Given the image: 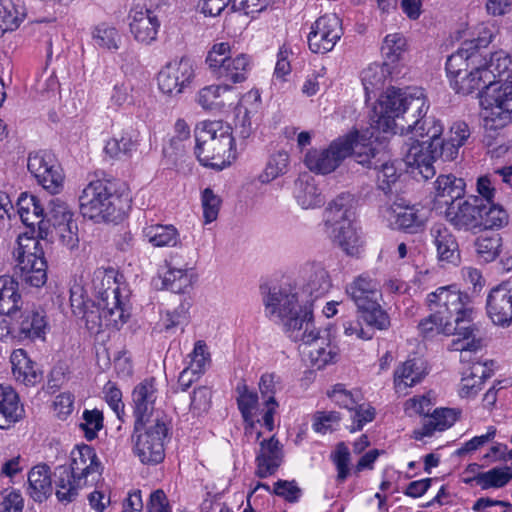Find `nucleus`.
<instances>
[{
	"mask_svg": "<svg viewBox=\"0 0 512 512\" xmlns=\"http://www.w3.org/2000/svg\"><path fill=\"white\" fill-rule=\"evenodd\" d=\"M265 313L280 321L287 336L294 342L310 347L308 357L313 367L322 369L336 361L338 353L328 340L329 332L321 335L315 327L309 301L300 299L297 288L291 284L272 286L263 298Z\"/></svg>",
	"mask_w": 512,
	"mask_h": 512,
	"instance_id": "f257e3e1",
	"label": "nucleus"
},
{
	"mask_svg": "<svg viewBox=\"0 0 512 512\" xmlns=\"http://www.w3.org/2000/svg\"><path fill=\"white\" fill-rule=\"evenodd\" d=\"M428 104L421 88L410 92L389 88L379 100L375 108V117L371 126L385 133H400L405 131L406 120H413L428 110Z\"/></svg>",
	"mask_w": 512,
	"mask_h": 512,
	"instance_id": "f03ea898",
	"label": "nucleus"
},
{
	"mask_svg": "<svg viewBox=\"0 0 512 512\" xmlns=\"http://www.w3.org/2000/svg\"><path fill=\"white\" fill-rule=\"evenodd\" d=\"M426 305L433 317L444 322L446 330L454 331L455 336L468 339L474 331L478 332L473 323L471 300L466 292L461 291L456 285L438 287L426 297Z\"/></svg>",
	"mask_w": 512,
	"mask_h": 512,
	"instance_id": "7ed1b4c3",
	"label": "nucleus"
},
{
	"mask_svg": "<svg viewBox=\"0 0 512 512\" xmlns=\"http://www.w3.org/2000/svg\"><path fill=\"white\" fill-rule=\"evenodd\" d=\"M232 127L223 121H203L195 128V155L207 167L223 169L236 158Z\"/></svg>",
	"mask_w": 512,
	"mask_h": 512,
	"instance_id": "20e7f679",
	"label": "nucleus"
},
{
	"mask_svg": "<svg viewBox=\"0 0 512 512\" xmlns=\"http://www.w3.org/2000/svg\"><path fill=\"white\" fill-rule=\"evenodd\" d=\"M94 474H100L95 450L88 445L73 450L70 465H59L52 474L58 501L65 504L73 502L87 484L88 477Z\"/></svg>",
	"mask_w": 512,
	"mask_h": 512,
	"instance_id": "39448f33",
	"label": "nucleus"
},
{
	"mask_svg": "<svg viewBox=\"0 0 512 512\" xmlns=\"http://www.w3.org/2000/svg\"><path fill=\"white\" fill-rule=\"evenodd\" d=\"M373 156L370 137L359 132L333 141L325 150H310L305 156V165L316 173L328 174L334 171L348 156H353L359 164H369Z\"/></svg>",
	"mask_w": 512,
	"mask_h": 512,
	"instance_id": "423d86ee",
	"label": "nucleus"
},
{
	"mask_svg": "<svg viewBox=\"0 0 512 512\" xmlns=\"http://www.w3.org/2000/svg\"><path fill=\"white\" fill-rule=\"evenodd\" d=\"M446 72L456 93L468 95L478 91L479 98L493 80L490 72L481 65V55L469 52L467 48H460L448 57Z\"/></svg>",
	"mask_w": 512,
	"mask_h": 512,
	"instance_id": "0eeeda50",
	"label": "nucleus"
},
{
	"mask_svg": "<svg viewBox=\"0 0 512 512\" xmlns=\"http://www.w3.org/2000/svg\"><path fill=\"white\" fill-rule=\"evenodd\" d=\"M79 208L85 218L94 222L118 223L125 211L121 196L106 180L91 181L79 196Z\"/></svg>",
	"mask_w": 512,
	"mask_h": 512,
	"instance_id": "6e6552de",
	"label": "nucleus"
},
{
	"mask_svg": "<svg viewBox=\"0 0 512 512\" xmlns=\"http://www.w3.org/2000/svg\"><path fill=\"white\" fill-rule=\"evenodd\" d=\"M355 203L354 195L341 193L325 211L326 233L348 255L356 254L361 242L353 224Z\"/></svg>",
	"mask_w": 512,
	"mask_h": 512,
	"instance_id": "1a4fd4ad",
	"label": "nucleus"
},
{
	"mask_svg": "<svg viewBox=\"0 0 512 512\" xmlns=\"http://www.w3.org/2000/svg\"><path fill=\"white\" fill-rule=\"evenodd\" d=\"M92 288L97 299V312L100 325L118 328L123 325L129 314L121 299L120 285L114 269L99 268L94 271Z\"/></svg>",
	"mask_w": 512,
	"mask_h": 512,
	"instance_id": "9d476101",
	"label": "nucleus"
},
{
	"mask_svg": "<svg viewBox=\"0 0 512 512\" xmlns=\"http://www.w3.org/2000/svg\"><path fill=\"white\" fill-rule=\"evenodd\" d=\"M16 261V274L21 281L35 288L47 282V261L39 240L27 234L19 235L13 250Z\"/></svg>",
	"mask_w": 512,
	"mask_h": 512,
	"instance_id": "9b49d317",
	"label": "nucleus"
},
{
	"mask_svg": "<svg viewBox=\"0 0 512 512\" xmlns=\"http://www.w3.org/2000/svg\"><path fill=\"white\" fill-rule=\"evenodd\" d=\"M346 293L354 301L360 318L368 326L379 330L387 329L390 326V319L379 304L381 293L374 280L359 276L346 287Z\"/></svg>",
	"mask_w": 512,
	"mask_h": 512,
	"instance_id": "f8f14e48",
	"label": "nucleus"
},
{
	"mask_svg": "<svg viewBox=\"0 0 512 512\" xmlns=\"http://www.w3.org/2000/svg\"><path fill=\"white\" fill-rule=\"evenodd\" d=\"M168 432L167 423L159 413L153 417L150 423L140 425L137 430L134 425L131 436L133 453L142 464L156 465L164 460V443Z\"/></svg>",
	"mask_w": 512,
	"mask_h": 512,
	"instance_id": "ddd939ff",
	"label": "nucleus"
},
{
	"mask_svg": "<svg viewBox=\"0 0 512 512\" xmlns=\"http://www.w3.org/2000/svg\"><path fill=\"white\" fill-rule=\"evenodd\" d=\"M166 0H134L129 12V28L134 39L143 44L156 40L160 28V16Z\"/></svg>",
	"mask_w": 512,
	"mask_h": 512,
	"instance_id": "4468645a",
	"label": "nucleus"
},
{
	"mask_svg": "<svg viewBox=\"0 0 512 512\" xmlns=\"http://www.w3.org/2000/svg\"><path fill=\"white\" fill-rule=\"evenodd\" d=\"M461 146L451 140L443 141L431 146L428 151H423V146L415 145L407 148L405 162L412 169L414 175H421L423 179L428 180L435 175L433 162L437 158L445 161H452L458 156Z\"/></svg>",
	"mask_w": 512,
	"mask_h": 512,
	"instance_id": "2eb2a0df",
	"label": "nucleus"
},
{
	"mask_svg": "<svg viewBox=\"0 0 512 512\" xmlns=\"http://www.w3.org/2000/svg\"><path fill=\"white\" fill-rule=\"evenodd\" d=\"M480 104L485 110H490L486 120L497 122L496 126H506L512 122V79L498 81L486 87L481 93Z\"/></svg>",
	"mask_w": 512,
	"mask_h": 512,
	"instance_id": "dca6fc26",
	"label": "nucleus"
},
{
	"mask_svg": "<svg viewBox=\"0 0 512 512\" xmlns=\"http://www.w3.org/2000/svg\"><path fill=\"white\" fill-rule=\"evenodd\" d=\"M27 167L38 184L51 194L59 193L63 188L64 175L55 156L46 150L30 153Z\"/></svg>",
	"mask_w": 512,
	"mask_h": 512,
	"instance_id": "f3484780",
	"label": "nucleus"
},
{
	"mask_svg": "<svg viewBox=\"0 0 512 512\" xmlns=\"http://www.w3.org/2000/svg\"><path fill=\"white\" fill-rule=\"evenodd\" d=\"M195 76L193 62L181 57L167 63L158 73L159 89L169 96H176L190 86Z\"/></svg>",
	"mask_w": 512,
	"mask_h": 512,
	"instance_id": "a211bd4d",
	"label": "nucleus"
},
{
	"mask_svg": "<svg viewBox=\"0 0 512 512\" xmlns=\"http://www.w3.org/2000/svg\"><path fill=\"white\" fill-rule=\"evenodd\" d=\"M13 319V337L20 341L44 340L49 330L46 312L41 307H26L11 315Z\"/></svg>",
	"mask_w": 512,
	"mask_h": 512,
	"instance_id": "6ab92c4d",
	"label": "nucleus"
},
{
	"mask_svg": "<svg viewBox=\"0 0 512 512\" xmlns=\"http://www.w3.org/2000/svg\"><path fill=\"white\" fill-rule=\"evenodd\" d=\"M343 34L342 23L336 14H325L311 26L307 36L309 49L316 54L331 51Z\"/></svg>",
	"mask_w": 512,
	"mask_h": 512,
	"instance_id": "aec40b11",
	"label": "nucleus"
},
{
	"mask_svg": "<svg viewBox=\"0 0 512 512\" xmlns=\"http://www.w3.org/2000/svg\"><path fill=\"white\" fill-rule=\"evenodd\" d=\"M481 199L478 196L449 203L445 210L446 221L458 231H473L481 224Z\"/></svg>",
	"mask_w": 512,
	"mask_h": 512,
	"instance_id": "412c9836",
	"label": "nucleus"
},
{
	"mask_svg": "<svg viewBox=\"0 0 512 512\" xmlns=\"http://www.w3.org/2000/svg\"><path fill=\"white\" fill-rule=\"evenodd\" d=\"M486 314L496 326H512V282H503L489 291Z\"/></svg>",
	"mask_w": 512,
	"mask_h": 512,
	"instance_id": "4be33fe9",
	"label": "nucleus"
},
{
	"mask_svg": "<svg viewBox=\"0 0 512 512\" xmlns=\"http://www.w3.org/2000/svg\"><path fill=\"white\" fill-rule=\"evenodd\" d=\"M426 114L427 110L421 115H416L413 120L410 118L406 120L404 133H411L413 136L420 138L415 139L410 144H407L408 148L415 145H421L423 146V151H428L431 146L440 143V137L443 133L444 127L434 116H427Z\"/></svg>",
	"mask_w": 512,
	"mask_h": 512,
	"instance_id": "5701e85b",
	"label": "nucleus"
},
{
	"mask_svg": "<svg viewBox=\"0 0 512 512\" xmlns=\"http://www.w3.org/2000/svg\"><path fill=\"white\" fill-rule=\"evenodd\" d=\"M384 216L394 229L410 234L422 231L427 221L423 209L418 208L416 205L402 206L401 204L394 203L385 208Z\"/></svg>",
	"mask_w": 512,
	"mask_h": 512,
	"instance_id": "b1692460",
	"label": "nucleus"
},
{
	"mask_svg": "<svg viewBox=\"0 0 512 512\" xmlns=\"http://www.w3.org/2000/svg\"><path fill=\"white\" fill-rule=\"evenodd\" d=\"M156 393L157 389L153 378L145 379L134 388L132 401L136 430L140 425L148 424L152 421L154 404L157 398Z\"/></svg>",
	"mask_w": 512,
	"mask_h": 512,
	"instance_id": "393cba45",
	"label": "nucleus"
},
{
	"mask_svg": "<svg viewBox=\"0 0 512 512\" xmlns=\"http://www.w3.org/2000/svg\"><path fill=\"white\" fill-rule=\"evenodd\" d=\"M283 457L282 445L275 436L262 440L255 458L256 476L267 478L274 475L281 466Z\"/></svg>",
	"mask_w": 512,
	"mask_h": 512,
	"instance_id": "a878e982",
	"label": "nucleus"
},
{
	"mask_svg": "<svg viewBox=\"0 0 512 512\" xmlns=\"http://www.w3.org/2000/svg\"><path fill=\"white\" fill-rule=\"evenodd\" d=\"M430 236L438 261L458 265L460 262L459 245L449 228L442 223H436L430 228Z\"/></svg>",
	"mask_w": 512,
	"mask_h": 512,
	"instance_id": "bb28decb",
	"label": "nucleus"
},
{
	"mask_svg": "<svg viewBox=\"0 0 512 512\" xmlns=\"http://www.w3.org/2000/svg\"><path fill=\"white\" fill-rule=\"evenodd\" d=\"M302 296L312 308L313 301L324 296L331 288V280L328 272L320 264H307L303 268Z\"/></svg>",
	"mask_w": 512,
	"mask_h": 512,
	"instance_id": "cd10ccee",
	"label": "nucleus"
},
{
	"mask_svg": "<svg viewBox=\"0 0 512 512\" xmlns=\"http://www.w3.org/2000/svg\"><path fill=\"white\" fill-rule=\"evenodd\" d=\"M260 107L258 91H249L244 94L235 107V128L243 139L248 138L252 131V116Z\"/></svg>",
	"mask_w": 512,
	"mask_h": 512,
	"instance_id": "c85d7f7f",
	"label": "nucleus"
},
{
	"mask_svg": "<svg viewBox=\"0 0 512 512\" xmlns=\"http://www.w3.org/2000/svg\"><path fill=\"white\" fill-rule=\"evenodd\" d=\"M237 95L231 86L210 85L202 88L198 93V103L206 110L221 111L226 107H231Z\"/></svg>",
	"mask_w": 512,
	"mask_h": 512,
	"instance_id": "c756f323",
	"label": "nucleus"
},
{
	"mask_svg": "<svg viewBox=\"0 0 512 512\" xmlns=\"http://www.w3.org/2000/svg\"><path fill=\"white\" fill-rule=\"evenodd\" d=\"M427 375L425 363L420 358L408 359L394 371V386L397 392L420 383Z\"/></svg>",
	"mask_w": 512,
	"mask_h": 512,
	"instance_id": "7c9ffc66",
	"label": "nucleus"
},
{
	"mask_svg": "<svg viewBox=\"0 0 512 512\" xmlns=\"http://www.w3.org/2000/svg\"><path fill=\"white\" fill-rule=\"evenodd\" d=\"M373 156L369 158L372 161L369 164H362L368 168H373L376 171L377 186L386 195L392 193V186L398 180V173L393 163L384 158L385 153H381L372 146Z\"/></svg>",
	"mask_w": 512,
	"mask_h": 512,
	"instance_id": "2f4dec72",
	"label": "nucleus"
},
{
	"mask_svg": "<svg viewBox=\"0 0 512 512\" xmlns=\"http://www.w3.org/2000/svg\"><path fill=\"white\" fill-rule=\"evenodd\" d=\"M17 207L21 221L32 228L38 225L39 233H43L46 221L44 219V206L40 200L32 194L23 192L18 198Z\"/></svg>",
	"mask_w": 512,
	"mask_h": 512,
	"instance_id": "473e14b6",
	"label": "nucleus"
},
{
	"mask_svg": "<svg viewBox=\"0 0 512 512\" xmlns=\"http://www.w3.org/2000/svg\"><path fill=\"white\" fill-rule=\"evenodd\" d=\"M23 413L18 394L11 387L0 386V428L8 429L22 418Z\"/></svg>",
	"mask_w": 512,
	"mask_h": 512,
	"instance_id": "72a5a7b5",
	"label": "nucleus"
},
{
	"mask_svg": "<svg viewBox=\"0 0 512 512\" xmlns=\"http://www.w3.org/2000/svg\"><path fill=\"white\" fill-rule=\"evenodd\" d=\"M11 364L15 379L25 385H35L42 378L36 364L23 349H17L12 352Z\"/></svg>",
	"mask_w": 512,
	"mask_h": 512,
	"instance_id": "f704fd0d",
	"label": "nucleus"
},
{
	"mask_svg": "<svg viewBox=\"0 0 512 512\" xmlns=\"http://www.w3.org/2000/svg\"><path fill=\"white\" fill-rule=\"evenodd\" d=\"M465 187L466 183L462 178L453 174L440 175L435 181V200L448 206L463 197Z\"/></svg>",
	"mask_w": 512,
	"mask_h": 512,
	"instance_id": "c9c22d12",
	"label": "nucleus"
},
{
	"mask_svg": "<svg viewBox=\"0 0 512 512\" xmlns=\"http://www.w3.org/2000/svg\"><path fill=\"white\" fill-rule=\"evenodd\" d=\"M29 495L36 502H42L52 493L50 468L46 464L34 466L28 474Z\"/></svg>",
	"mask_w": 512,
	"mask_h": 512,
	"instance_id": "e433bc0d",
	"label": "nucleus"
},
{
	"mask_svg": "<svg viewBox=\"0 0 512 512\" xmlns=\"http://www.w3.org/2000/svg\"><path fill=\"white\" fill-rule=\"evenodd\" d=\"M70 304L74 315L84 318L86 323H92L94 326L100 325V319L98 318L99 312H97V302H91L85 295L84 288L75 284L70 289Z\"/></svg>",
	"mask_w": 512,
	"mask_h": 512,
	"instance_id": "4c0bfd02",
	"label": "nucleus"
},
{
	"mask_svg": "<svg viewBox=\"0 0 512 512\" xmlns=\"http://www.w3.org/2000/svg\"><path fill=\"white\" fill-rule=\"evenodd\" d=\"M457 420V412L449 408L435 409L431 416L425 420L419 430L414 431V438L421 440L430 437L435 431H444Z\"/></svg>",
	"mask_w": 512,
	"mask_h": 512,
	"instance_id": "58836bf2",
	"label": "nucleus"
},
{
	"mask_svg": "<svg viewBox=\"0 0 512 512\" xmlns=\"http://www.w3.org/2000/svg\"><path fill=\"white\" fill-rule=\"evenodd\" d=\"M21 305L18 282L10 275L0 276V314L11 316L21 308Z\"/></svg>",
	"mask_w": 512,
	"mask_h": 512,
	"instance_id": "ea45409f",
	"label": "nucleus"
},
{
	"mask_svg": "<svg viewBox=\"0 0 512 512\" xmlns=\"http://www.w3.org/2000/svg\"><path fill=\"white\" fill-rule=\"evenodd\" d=\"M144 239L153 247H175L180 242L178 230L171 224H150L143 228Z\"/></svg>",
	"mask_w": 512,
	"mask_h": 512,
	"instance_id": "a19ab883",
	"label": "nucleus"
},
{
	"mask_svg": "<svg viewBox=\"0 0 512 512\" xmlns=\"http://www.w3.org/2000/svg\"><path fill=\"white\" fill-rule=\"evenodd\" d=\"M391 74L387 62L373 63L366 67L361 73V81L365 90L367 100L376 96L377 92L383 89L388 75Z\"/></svg>",
	"mask_w": 512,
	"mask_h": 512,
	"instance_id": "79ce46f5",
	"label": "nucleus"
},
{
	"mask_svg": "<svg viewBox=\"0 0 512 512\" xmlns=\"http://www.w3.org/2000/svg\"><path fill=\"white\" fill-rule=\"evenodd\" d=\"M481 65L490 72L493 83L512 80V57L506 51H495L489 60L481 56Z\"/></svg>",
	"mask_w": 512,
	"mask_h": 512,
	"instance_id": "37998d69",
	"label": "nucleus"
},
{
	"mask_svg": "<svg viewBox=\"0 0 512 512\" xmlns=\"http://www.w3.org/2000/svg\"><path fill=\"white\" fill-rule=\"evenodd\" d=\"M91 38L94 45L109 52H115L120 48L122 36L113 25L102 22L91 29Z\"/></svg>",
	"mask_w": 512,
	"mask_h": 512,
	"instance_id": "c03bdc74",
	"label": "nucleus"
},
{
	"mask_svg": "<svg viewBox=\"0 0 512 512\" xmlns=\"http://www.w3.org/2000/svg\"><path fill=\"white\" fill-rule=\"evenodd\" d=\"M42 239L59 241L62 245L72 250L78 246V225L76 221H70L55 227L47 228L44 226L43 233H39Z\"/></svg>",
	"mask_w": 512,
	"mask_h": 512,
	"instance_id": "a18cd8bd",
	"label": "nucleus"
},
{
	"mask_svg": "<svg viewBox=\"0 0 512 512\" xmlns=\"http://www.w3.org/2000/svg\"><path fill=\"white\" fill-rule=\"evenodd\" d=\"M235 390L237 393L236 400L238 409L241 412L244 423H249L250 427H254L256 425L254 414L258 406L257 393L249 390L244 380L237 383ZM257 423H260L259 419L257 420Z\"/></svg>",
	"mask_w": 512,
	"mask_h": 512,
	"instance_id": "49530a36",
	"label": "nucleus"
},
{
	"mask_svg": "<svg viewBox=\"0 0 512 512\" xmlns=\"http://www.w3.org/2000/svg\"><path fill=\"white\" fill-rule=\"evenodd\" d=\"M295 198L303 209L320 207L324 198L313 179H300L296 182Z\"/></svg>",
	"mask_w": 512,
	"mask_h": 512,
	"instance_id": "de8ad7c7",
	"label": "nucleus"
},
{
	"mask_svg": "<svg viewBox=\"0 0 512 512\" xmlns=\"http://www.w3.org/2000/svg\"><path fill=\"white\" fill-rule=\"evenodd\" d=\"M249 69L250 57L248 55L238 54L234 58L229 56L217 77L231 83H240L246 80Z\"/></svg>",
	"mask_w": 512,
	"mask_h": 512,
	"instance_id": "09e8293b",
	"label": "nucleus"
},
{
	"mask_svg": "<svg viewBox=\"0 0 512 512\" xmlns=\"http://www.w3.org/2000/svg\"><path fill=\"white\" fill-rule=\"evenodd\" d=\"M474 479L482 489L502 488L512 479V468L508 466L495 467L487 472L479 473Z\"/></svg>",
	"mask_w": 512,
	"mask_h": 512,
	"instance_id": "8fccbe9b",
	"label": "nucleus"
},
{
	"mask_svg": "<svg viewBox=\"0 0 512 512\" xmlns=\"http://www.w3.org/2000/svg\"><path fill=\"white\" fill-rule=\"evenodd\" d=\"M481 224L479 225V230L481 229H498L503 227L508 222V215L506 211L494 204L484 203L481 200Z\"/></svg>",
	"mask_w": 512,
	"mask_h": 512,
	"instance_id": "3c124183",
	"label": "nucleus"
},
{
	"mask_svg": "<svg viewBox=\"0 0 512 512\" xmlns=\"http://www.w3.org/2000/svg\"><path fill=\"white\" fill-rule=\"evenodd\" d=\"M192 283L193 273L188 269L169 268L163 277L164 287L173 293H185Z\"/></svg>",
	"mask_w": 512,
	"mask_h": 512,
	"instance_id": "603ef678",
	"label": "nucleus"
},
{
	"mask_svg": "<svg viewBox=\"0 0 512 512\" xmlns=\"http://www.w3.org/2000/svg\"><path fill=\"white\" fill-rule=\"evenodd\" d=\"M407 50L405 37L400 33L388 34L381 47L385 62L389 65L400 61Z\"/></svg>",
	"mask_w": 512,
	"mask_h": 512,
	"instance_id": "864d4df0",
	"label": "nucleus"
},
{
	"mask_svg": "<svg viewBox=\"0 0 512 512\" xmlns=\"http://www.w3.org/2000/svg\"><path fill=\"white\" fill-rule=\"evenodd\" d=\"M289 155L286 151H278L271 155L264 171L259 175L261 183H269L285 174L288 169Z\"/></svg>",
	"mask_w": 512,
	"mask_h": 512,
	"instance_id": "5fc2aeb1",
	"label": "nucleus"
},
{
	"mask_svg": "<svg viewBox=\"0 0 512 512\" xmlns=\"http://www.w3.org/2000/svg\"><path fill=\"white\" fill-rule=\"evenodd\" d=\"M328 397L338 406L352 411L362 400L358 390H348L344 384L334 385L331 391L327 392Z\"/></svg>",
	"mask_w": 512,
	"mask_h": 512,
	"instance_id": "6e6d98bb",
	"label": "nucleus"
},
{
	"mask_svg": "<svg viewBox=\"0 0 512 512\" xmlns=\"http://www.w3.org/2000/svg\"><path fill=\"white\" fill-rule=\"evenodd\" d=\"M49 227L75 221L74 213L68 204L59 198L52 199L49 203V210L46 214Z\"/></svg>",
	"mask_w": 512,
	"mask_h": 512,
	"instance_id": "4d7b16f0",
	"label": "nucleus"
},
{
	"mask_svg": "<svg viewBox=\"0 0 512 512\" xmlns=\"http://www.w3.org/2000/svg\"><path fill=\"white\" fill-rule=\"evenodd\" d=\"M21 15L12 0H0V36L6 31L15 30L20 24Z\"/></svg>",
	"mask_w": 512,
	"mask_h": 512,
	"instance_id": "13d9d810",
	"label": "nucleus"
},
{
	"mask_svg": "<svg viewBox=\"0 0 512 512\" xmlns=\"http://www.w3.org/2000/svg\"><path fill=\"white\" fill-rule=\"evenodd\" d=\"M136 149V143L129 135H118L109 139L105 145V152L113 158H121L130 156Z\"/></svg>",
	"mask_w": 512,
	"mask_h": 512,
	"instance_id": "bf43d9fd",
	"label": "nucleus"
},
{
	"mask_svg": "<svg viewBox=\"0 0 512 512\" xmlns=\"http://www.w3.org/2000/svg\"><path fill=\"white\" fill-rule=\"evenodd\" d=\"M231 53V48L229 43L220 42L216 43L209 50L208 55L206 57V63L209 69L218 76L221 69L224 67V64L228 60Z\"/></svg>",
	"mask_w": 512,
	"mask_h": 512,
	"instance_id": "052dcab7",
	"label": "nucleus"
},
{
	"mask_svg": "<svg viewBox=\"0 0 512 512\" xmlns=\"http://www.w3.org/2000/svg\"><path fill=\"white\" fill-rule=\"evenodd\" d=\"M501 238L499 235H493L490 237L481 236L475 241L476 252L483 261H493L500 252Z\"/></svg>",
	"mask_w": 512,
	"mask_h": 512,
	"instance_id": "680f3d73",
	"label": "nucleus"
},
{
	"mask_svg": "<svg viewBox=\"0 0 512 512\" xmlns=\"http://www.w3.org/2000/svg\"><path fill=\"white\" fill-rule=\"evenodd\" d=\"M60 83L54 73H43L36 81L35 91L41 100L56 98Z\"/></svg>",
	"mask_w": 512,
	"mask_h": 512,
	"instance_id": "e2e57ef3",
	"label": "nucleus"
},
{
	"mask_svg": "<svg viewBox=\"0 0 512 512\" xmlns=\"http://www.w3.org/2000/svg\"><path fill=\"white\" fill-rule=\"evenodd\" d=\"M103 427V414L101 411L85 410L83 412V422L80 428L84 431L85 438L89 441L97 437V433Z\"/></svg>",
	"mask_w": 512,
	"mask_h": 512,
	"instance_id": "0e129e2a",
	"label": "nucleus"
},
{
	"mask_svg": "<svg viewBox=\"0 0 512 512\" xmlns=\"http://www.w3.org/2000/svg\"><path fill=\"white\" fill-rule=\"evenodd\" d=\"M498 28L493 24L483 25L478 32L477 38L465 41L461 48L469 49V52L478 53V49L487 47L497 36Z\"/></svg>",
	"mask_w": 512,
	"mask_h": 512,
	"instance_id": "69168bd1",
	"label": "nucleus"
},
{
	"mask_svg": "<svg viewBox=\"0 0 512 512\" xmlns=\"http://www.w3.org/2000/svg\"><path fill=\"white\" fill-rule=\"evenodd\" d=\"M203 217L206 224L215 221L221 206V198L212 189L206 188L202 192Z\"/></svg>",
	"mask_w": 512,
	"mask_h": 512,
	"instance_id": "338daca9",
	"label": "nucleus"
},
{
	"mask_svg": "<svg viewBox=\"0 0 512 512\" xmlns=\"http://www.w3.org/2000/svg\"><path fill=\"white\" fill-rule=\"evenodd\" d=\"M23 498L20 492L4 490L0 492V512H22Z\"/></svg>",
	"mask_w": 512,
	"mask_h": 512,
	"instance_id": "774afa93",
	"label": "nucleus"
}]
</instances>
